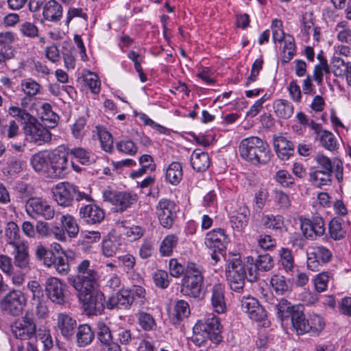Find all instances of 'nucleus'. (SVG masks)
Masks as SVG:
<instances>
[{"mask_svg":"<svg viewBox=\"0 0 351 351\" xmlns=\"http://www.w3.org/2000/svg\"><path fill=\"white\" fill-rule=\"evenodd\" d=\"M98 278L97 272L90 267L88 260L82 261L76 267V274L69 278V283L77 291L93 288Z\"/></svg>","mask_w":351,"mask_h":351,"instance_id":"obj_3","label":"nucleus"},{"mask_svg":"<svg viewBox=\"0 0 351 351\" xmlns=\"http://www.w3.org/2000/svg\"><path fill=\"white\" fill-rule=\"evenodd\" d=\"M13 248L12 254L14 256V265L21 269L27 268L29 264V256L27 243L16 245Z\"/></svg>","mask_w":351,"mask_h":351,"instance_id":"obj_34","label":"nucleus"},{"mask_svg":"<svg viewBox=\"0 0 351 351\" xmlns=\"http://www.w3.org/2000/svg\"><path fill=\"white\" fill-rule=\"evenodd\" d=\"M210 293V304L213 311L219 314L227 311L225 298V286L222 283L215 282L209 290Z\"/></svg>","mask_w":351,"mask_h":351,"instance_id":"obj_21","label":"nucleus"},{"mask_svg":"<svg viewBox=\"0 0 351 351\" xmlns=\"http://www.w3.org/2000/svg\"><path fill=\"white\" fill-rule=\"evenodd\" d=\"M197 331L204 332L206 337H210V339L218 343L221 341L222 326L218 317L213 314L208 315L202 320L198 321L195 324Z\"/></svg>","mask_w":351,"mask_h":351,"instance_id":"obj_13","label":"nucleus"},{"mask_svg":"<svg viewBox=\"0 0 351 351\" xmlns=\"http://www.w3.org/2000/svg\"><path fill=\"white\" fill-rule=\"evenodd\" d=\"M330 274L328 271L319 273L315 276L314 286L317 292L321 293L326 290Z\"/></svg>","mask_w":351,"mask_h":351,"instance_id":"obj_61","label":"nucleus"},{"mask_svg":"<svg viewBox=\"0 0 351 351\" xmlns=\"http://www.w3.org/2000/svg\"><path fill=\"white\" fill-rule=\"evenodd\" d=\"M50 154L51 152H39L32 156L31 165L34 169L41 173L47 174L49 177L50 172Z\"/></svg>","mask_w":351,"mask_h":351,"instance_id":"obj_30","label":"nucleus"},{"mask_svg":"<svg viewBox=\"0 0 351 351\" xmlns=\"http://www.w3.org/2000/svg\"><path fill=\"white\" fill-rule=\"evenodd\" d=\"M53 199L62 207L71 206L77 192V186L68 182H62L51 189Z\"/></svg>","mask_w":351,"mask_h":351,"instance_id":"obj_16","label":"nucleus"},{"mask_svg":"<svg viewBox=\"0 0 351 351\" xmlns=\"http://www.w3.org/2000/svg\"><path fill=\"white\" fill-rule=\"evenodd\" d=\"M8 112L10 116L17 119L24 125L30 121H34V117L31 115L25 110L18 106H10Z\"/></svg>","mask_w":351,"mask_h":351,"instance_id":"obj_49","label":"nucleus"},{"mask_svg":"<svg viewBox=\"0 0 351 351\" xmlns=\"http://www.w3.org/2000/svg\"><path fill=\"white\" fill-rule=\"evenodd\" d=\"M80 217L88 224H97L104 220L105 212L95 204H88L80 208Z\"/></svg>","mask_w":351,"mask_h":351,"instance_id":"obj_23","label":"nucleus"},{"mask_svg":"<svg viewBox=\"0 0 351 351\" xmlns=\"http://www.w3.org/2000/svg\"><path fill=\"white\" fill-rule=\"evenodd\" d=\"M21 87L22 92L25 94V97L21 100V104L23 107L27 106L41 90L40 84L31 78L22 80Z\"/></svg>","mask_w":351,"mask_h":351,"instance_id":"obj_25","label":"nucleus"},{"mask_svg":"<svg viewBox=\"0 0 351 351\" xmlns=\"http://www.w3.org/2000/svg\"><path fill=\"white\" fill-rule=\"evenodd\" d=\"M337 38L339 41L351 45V29L348 27L346 21L339 22L335 28Z\"/></svg>","mask_w":351,"mask_h":351,"instance_id":"obj_47","label":"nucleus"},{"mask_svg":"<svg viewBox=\"0 0 351 351\" xmlns=\"http://www.w3.org/2000/svg\"><path fill=\"white\" fill-rule=\"evenodd\" d=\"M273 144L278 157L281 160H287L293 156L294 145L283 136L274 137Z\"/></svg>","mask_w":351,"mask_h":351,"instance_id":"obj_26","label":"nucleus"},{"mask_svg":"<svg viewBox=\"0 0 351 351\" xmlns=\"http://www.w3.org/2000/svg\"><path fill=\"white\" fill-rule=\"evenodd\" d=\"M67 154L60 151L51 152L49 177H60L68 169Z\"/></svg>","mask_w":351,"mask_h":351,"instance_id":"obj_22","label":"nucleus"},{"mask_svg":"<svg viewBox=\"0 0 351 351\" xmlns=\"http://www.w3.org/2000/svg\"><path fill=\"white\" fill-rule=\"evenodd\" d=\"M78 292V298L82 303L84 311L88 315H100L105 308V296L99 291H95L94 287L88 290L83 289Z\"/></svg>","mask_w":351,"mask_h":351,"instance_id":"obj_5","label":"nucleus"},{"mask_svg":"<svg viewBox=\"0 0 351 351\" xmlns=\"http://www.w3.org/2000/svg\"><path fill=\"white\" fill-rule=\"evenodd\" d=\"M66 285L58 278L50 277L45 282V294L52 302L62 305L66 302Z\"/></svg>","mask_w":351,"mask_h":351,"instance_id":"obj_18","label":"nucleus"},{"mask_svg":"<svg viewBox=\"0 0 351 351\" xmlns=\"http://www.w3.org/2000/svg\"><path fill=\"white\" fill-rule=\"evenodd\" d=\"M250 210L245 204H241L230 215V223L234 229L241 232L247 226Z\"/></svg>","mask_w":351,"mask_h":351,"instance_id":"obj_24","label":"nucleus"},{"mask_svg":"<svg viewBox=\"0 0 351 351\" xmlns=\"http://www.w3.org/2000/svg\"><path fill=\"white\" fill-rule=\"evenodd\" d=\"M77 323L69 314L60 313L57 316V327L62 335L66 339H69L74 334Z\"/></svg>","mask_w":351,"mask_h":351,"instance_id":"obj_28","label":"nucleus"},{"mask_svg":"<svg viewBox=\"0 0 351 351\" xmlns=\"http://www.w3.org/2000/svg\"><path fill=\"white\" fill-rule=\"evenodd\" d=\"M60 220L63 229L67 232L69 237H76L79 233V226L75 219L71 215H63Z\"/></svg>","mask_w":351,"mask_h":351,"instance_id":"obj_43","label":"nucleus"},{"mask_svg":"<svg viewBox=\"0 0 351 351\" xmlns=\"http://www.w3.org/2000/svg\"><path fill=\"white\" fill-rule=\"evenodd\" d=\"M240 156L254 164H267L271 159L269 145L257 136H250L241 141L239 145Z\"/></svg>","mask_w":351,"mask_h":351,"instance_id":"obj_1","label":"nucleus"},{"mask_svg":"<svg viewBox=\"0 0 351 351\" xmlns=\"http://www.w3.org/2000/svg\"><path fill=\"white\" fill-rule=\"evenodd\" d=\"M104 200L114 206L117 211L123 212L134 205L138 199L137 195L128 191H104Z\"/></svg>","mask_w":351,"mask_h":351,"instance_id":"obj_9","label":"nucleus"},{"mask_svg":"<svg viewBox=\"0 0 351 351\" xmlns=\"http://www.w3.org/2000/svg\"><path fill=\"white\" fill-rule=\"evenodd\" d=\"M300 228L304 237L310 240H315L325 233V224L324 219L319 216L313 217L311 219L304 218L300 220Z\"/></svg>","mask_w":351,"mask_h":351,"instance_id":"obj_17","label":"nucleus"},{"mask_svg":"<svg viewBox=\"0 0 351 351\" xmlns=\"http://www.w3.org/2000/svg\"><path fill=\"white\" fill-rule=\"evenodd\" d=\"M274 200L280 209L287 210L291 206V200L289 195L281 190L274 191Z\"/></svg>","mask_w":351,"mask_h":351,"instance_id":"obj_58","label":"nucleus"},{"mask_svg":"<svg viewBox=\"0 0 351 351\" xmlns=\"http://www.w3.org/2000/svg\"><path fill=\"white\" fill-rule=\"evenodd\" d=\"M278 254L279 264L283 269L287 272L292 271L295 265L292 251L287 247H281Z\"/></svg>","mask_w":351,"mask_h":351,"instance_id":"obj_40","label":"nucleus"},{"mask_svg":"<svg viewBox=\"0 0 351 351\" xmlns=\"http://www.w3.org/2000/svg\"><path fill=\"white\" fill-rule=\"evenodd\" d=\"M312 321H317L318 326L317 327L316 326L311 325L308 321L305 319L303 313V308L296 310L295 314L292 315V319H291L292 326L297 332L298 335H302L305 332L315 331L323 328L324 324L320 317H315L312 319Z\"/></svg>","mask_w":351,"mask_h":351,"instance_id":"obj_19","label":"nucleus"},{"mask_svg":"<svg viewBox=\"0 0 351 351\" xmlns=\"http://www.w3.org/2000/svg\"><path fill=\"white\" fill-rule=\"evenodd\" d=\"M170 275L174 278L184 276L186 272V266L182 265L176 258H171L169 263Z\"/></svg>","mask_w":351,"mask_h":351,"instance_id":"obj_60","label":"nucleus"},{"mask_svg":"<svg viewBox=\"0 0 351 351\" xmlns=\"http://www.w3.org/2000/svg\"><path fill=\"white\" fill-rule=\"evenodd\" d=\"M190 313L189 304L186 301L179 300L176 302L173 307V315L178 321L187 318Z\"/></svg>","mask_w":351,"mask_h":351,"instance_id":"obj_50","label":"nucleus"},{"mask_svg":"<svg viewBox=\"0 0 351 351\" xmlns=\"http://www.w3.org/2000/svg\"><path fill=\"white\" fill-rule=\"evenodd\" d=\"M273 108L276 115L284 119L290 118L294 112L293 105L289 101L283 99L276 100Z\"/></svg>","mask_w":351,"mask_h":351,"instance_id":"obj_35","label":"nucleus"},{"mask_svg":"<svg viewBox=\"0 0 351 351\" xmlns=\"http://www.w3.org/2000/svg\"><path fill=\"white\" fill-rule=\"evenodd\" d=\"M27 213L32 217H40L45 220H51L53 218L55 210L49 202L43 197H29L25 205Z\"/></svg>","mask_w":351,"mask_h":351,"instance_id":"obj_10","label":"nucleus"},{"mask_svg":"<svg viewBox=\"0 0 351 351\" xmlns=\"http://www.w3.org/2000/svg\"><path fill=\"white\" fill-rule=\"evenodd\" d=\"M87 120L84 117H80L75 120V123L71 125V133L75 138H82L86 131Z\"/></svg>","mask_w":351,"mask_h":351,"instance_id":"obj_56","label":"nucleus"},{"mask_svg":"<svg viewBox=\"0 0 351 351\" xmlns=\"http://www.w3.org/2000/svg\"><path fill=\"white\" fill-rule=\"evenodd\" d=\"M65 257L62 256H55L53 261V265L58 274L66 275L69 271V259L72 258L73 253L69 252L64 254Z\"/></svg>","mask_w":351,"mask_h":351,"instance_id":"obj_45","label":"nucleus"},{"mask_svg":"<svg viewBox=\"0 0 351 351\" xmlns=\"http://www.w3.org/2000/svg\"><path fill=\"white\" fill-rule=\"evenodd\" d=\"M156 210L160 224L165 228L169 229L171 228L178 210L176 204L173 200L163 198L159 200Z\"/></svg>","mask_w":351,"mask_h":351,"instance_id":"obj_11","label":"nucleus"},{"mask_svg":"<svg viewBox=\"0 0 351 351\" xmlns=\"http://www.w3.org/2000/svg\"><path fill=\"white\" fill-rule=\"evenodd\" d=\"M182 167L178 162H171L166 171V180L173 185H177L182 178Z\"/></svg>","mask_w":351,"mask_h":351,"instance_id":"obj_39","label":"nucleus"},{"mask_svg":"<svg viewBox=\"0 0 351 351\" xmlns=\"http://www.w3.org/2000/svg\"><path fill=\"white\" fill-rule=\"evenodd\" d=\"M119 298V308L128 309L133 303L132 298L130 295V292L127 289H121L117 293Z\"/></svg>","mask_w":351,"mask_h":351,"instance_id":"obj_64","label":"nucleus"},{"mask_svg":"<svg viewBox=\"0 0 351 351\" xmlns=\"http://www.w3.org/2000/svg\"><path fill=\"white\" fill-rule=\"evenodd\" d=\"M12 331L17 339L33 341L37 332L33 315L27 313L21 319L16 320L12 326Z\"/></svg>","mask_w":351,"mask_h":351,"instance_id":"obj_8","label":"nucleus"},{"mask_svg":"<svg viewBox=\"0 0 351 351\" xmlns=\"http://www.w3.org/2000/svg\"><path fill=\"white\" fill-rule=\"evenodd\" d=\"M27 304L25 294L19 290H12L0 301L2 311L12 316H19L23 311Z\"/></svg>","mask_w":351,"mask_h":351,"instance_id":"obj_7","label":"nucleus"},{"mask_svg":"<svg viewBox=\"0 0 351 351\" xmlns=\"http://www.w3.org/2000/svg\"><path fill=\"white\" fill-rule=\"evenodd\" d=\"M229 242L230 239L226 230L221 228L210 230L206 234L204 238L206 247L211 252H218L221 256L226 253Z\"/></svg>","mask_w":351,"mask_h":351,"instance_id":"obj_14","label":"nucleus"},{"mask_svg":"<svg viewBox=\"0 0 351 351\" xmlns=\"http://www.w3.org/2000/svg\"><path fill=\"white\" fill-rule=\"evenodd\" d=\"M274 179L284 188H292L295 184L294 178L285 169L277 171Z\"/></svg>","mask_w":351,"mask_h":351,"instance_id":"obj_48","label":"nucleus"},{"mask_svg":"<svg viewBox=\"0 0 351 351\" xmlns=\"http://www.w3.org/2000/svg\"><path fill=\"white\" fill-rule=\"evenodd\" d=\"M63 14L62 6L56 0H49L43 5V19L49 22L57 23Z\"/></svg>","mask_w":351,"mask_h":351,"instance_id":"obj_27","label":"nucleus"},{"mask_svg":"<svg viewBox=\"0 0 351 351\" xmlns=\"http://www.w3.org/2000/svg\"><path fill=\"white\" fill-rule=\"evenodd\" d=\"M155 285L160 289H166L169 285L168 274L164 270H158L153 274Z\"/></svg>","mask_w":351,"mask_h":351,"instance_id":"obj_62","label":"nucleus"},{"mask_svg":"<svg viewBox=\"0 0 351 351\" xmlns=\"http://www.w3.org/2000/svg\"><path fill=\"white\" fill-rule=\"evenodd\" d=\"M226 276L230 288L240 293L244 287L245 278V268L240 256L234 255L231 259H228Z\"/></svg>","mask_w":351,"mask_h":351,"instance_id":"obj_4","label":"nucleus"},{"mask_svg":"<svg viewBox=\"0 0 351 351\" xmlns=\"http://www.w3.org/2000/svg\"><path fill=\"white\" fill-rule=\"evenodd\" d=\"M332 258V253L328 248L323 245H315L307 252V268L313 271H318Z\"/></svg>","mask_w":351,"mask_h":351,"instance_id":"obj_12","label":"nucleus"},{"mask_svg":"<svg viewBox=\"0 0 351 351\" xmlns=\"http://www.w3.org/2000/svg\"><path fill=\"white\" fill-rule=\"evenodd\" d=\"M203 267L195 263L189 262L186 272L184 275L180 286L182 295L193 298H197L202 293L204 283Z\"/></svg>","mask_w":351,"mask_h":351,"instance_id":"obj_2","label":"nucleus"},{"mask_svg":"<svg viewBox=\"0 0 351 351\" xmlns=\"http://www.w3.org/2000/svg\"><path fill=\"white\" fill-rule=\"evenodd\" d=\"M178 241V237L176 234H171L167 235L160 245V254L163 256H170L173 254V250L176 247Z\"/></svg>","mask_w":351,"mask_h":351,"instance_id":"obj_42","label":"nucleus"},{"mask_svg":"<svg viewBox=\"0 0 351 351\" xmlns=\"http://www.w3.org/2000/svg\"><path fill=\"white\" fill-rule=\"evenodd\" d=\"M191 166L197 172L205 171L210 166V158L208 153L199 149L193 151L191 156Z\"/></svg>","mask_w":351,"mask_h":351,"instance_id":"obj_33","label":"nucleus"},{"mask_svg":"<svg viewBox=\"0 0 351 351\" xmlns=\"http://www.w3.org/2000/svg\"><path fill=\"white\" fill-rule=\"evenodd\" d=\"M262 223L266 228L280 230L284 227V218L281 215H265L262 217Z\"/></svg>","mask_w":351,"mask_h":351,"instance_id":"obj_46","label":"nucleus"},{"mask_svg":"<svg viewBox=\"0 0 351 351\" xmlns=\"http://www.w3.org/2000/svg\"><path fill=\"white\" fill-rule=\"evenodd\" d=\"M316 140L327 150L335 151L338 149L339 144L336 137L328 130L322 132V135L318 136V138Z\"/></svg>","mask_w":351,"mask_h":351,"instance_id":"obj_44","label":"nucleus"},{"mask_svg":"<svg viewBox=\"0 0 351 351\" xmlns=\"http://www.w3.org/2000/svg\"><path fill=\"white\" fill-rule=\"evenodd\" d=\"M95 339V332L88 324L80 325L76 333L77 344L80 347H85L91 343Z\"/></svg>","mask_w":351,"mask_h":351,"instance_id":"obj_36","label":"nucleus"},{"mask_svg":"<svg viewBox=\"0 0 351 351\" xmlns=\"http://www.w3.org/2000/svg\"><path fill=\"white\" fill-rule=\"evenodd\" d=\"M4 238L6 243L12 247L26 243L21 239L19 226L14 221H9L6 224Z\"/></svg>","mask_w":351,"mask_h":351,"instance_id":"obj_32","label":"nucleus"},{"mask_svg":"<svg viewBox=\"0 0 351 351\" xmlns=\"http://www.w3.org/2000/svg\"><path fill=\"white\" fill-rule=\"evenodd\" d=\"M138 322L140 326L145 331H150L156 326V323L152 315L144 311H139L137 314Z\"/></svg>","mask_w":351,"mask_h":351,"instance_id":"obj_52","label":"nucleus"},{"mask_svg":"<svg viewBox=\"0 0 351 351\" xmlns=\"http://www.w3.org/2000/svg\"><path fill=\"white\" fill-rule=\"evenodd\" d=\"M125 247L123 240L117 237L110 236L103 241L102 252L106 257H112L122 252Z\"/></svg>","mask_w":351,"mask_h":351,"instance_id":"obj_31","label":"nucleus"},{"mask_svg":"<svg viewBox=\"0 0 351 351\" xmlns=\"http://www.w3.org/2000/svg\"><path fill=\"white\" fill-rule=\"evenodd\" d=\"M117 149L130 156L135 155L138 152V147L135 143L129 139H123L117 144Z\"/></svg>","mask_w":351,"mask_h":351,"instance_id":"obj_59","label":"nucleus"},{"mask_svg":"<svg viewBox=\"0 0 351 351\" xmlns=\"http://www.w3.org/2000/svg\"><path fill=\"white\" fill-rule=\"evenodd\" d=\"M25 138L30 143L42 145L51 139L50 132L40 124L36 118L23 127Z\"/></svg>","mask_w":351,"mask_h":351,"instance_id":"obj_15","label":"nucleus"},{"mask_svg":"<svg viewBox=\"0 0 351 351\" xmlns=\"http://www.w3.org/2000/svg\"><path fill=\"white\" fill-rule=\"evenodd\" d=\"M255 264L261 271H268L274 267V262L271 255L265 254L257 256Z\"/></svg>","mask_w":351,"mask_h":351,"instance_id":"obj_55","label":"nucleus"},{"mask_svg":"<svg viewBox=\"0 0 351 351\" xmlns=\"http://www.w3.org/2000/svg\"><path fill=\"white\" fill-rule=\"evenodd\" d=\"M314 159L320 167L319 170L326 172H334L337 181L339 183L343 181V167L341 160L335 158L332 161L328 157L321 153H318Z\"/></svg>","mask_w":351,"mask_h":351,"instance_id":"obj_20","label":"nucleus"},{"mask_svg":"<svg viewBox=\"0 0 351 351\" xmlns=\"http://www.w3.org/2000/svg\"><path fill=\"white\" fill-rule=\"evenodd\" d=\"M332 172H326L321 170H315L309 174V181L318 188L330 185L332 182Z\"/></svg>","mask_w":351,"mask_h":351,"instance_id":"obj_38","label":"nucleus"},{"mask_svg":"<svg viewBox=\"0 0 351 351\" xmlns=\"http://www.w3.org/2000/svg\"><path fill=\"white\" fill-rule=\"evenodd\" d=\"M241 310L246 313L250 319L260 324L263 327H268L269 321L265 309L254 297L243 295L240 300Z\"/></svg>","mask_w":351,"mask_h":351,"instance_id":"obj_6","label":"nucleus"},{"mask_svg":"<svg viewBox=\"0 0 351 351\" xmlns=\"http://www.w3.org/2000/svg\"><path fill=\"white\" fill-rule=\"evenodd\" d=\"M67 154L72 155L80 163L84 165H89L93 160L90 153L82 147L69 149Z\"/></svg>","mask_w":351,"mask_h":351,"instance_id":"obj_51","label":"nucleus"},{"mask_svg":"<svg viewBox=\"0 0 351 351\" xmlns=\"http://www.w3.org/2000/svg\"><path fill=\"white\" fill-rule=\"evenodd\" d=\"M97 338L104 344H109L112 341V335L109 327L103 322L97 323Z\"/></svg>","mask_w":351,"mask_h":351,"instance_id":"obj_54","label":"nucleus"},{"mask_svg":"<svg viewBox=\"0 0 351 351\" xmlns=\"http://www.w3.org/2000/svg\"><path fill=\"white\" fill-rule=\"evenodd\" d=\"M342 219L335 217L332 218L328 224V231L330 237L335 241L343 239L346 234V230L343 226Z\"/></svg>","mask_w":351,"mask_h":351,"instance_id":"obj_37","label":"nucleus"},{"mask_svg":"<svg viewBox=\"0 0 351 351\" xmlns=\"http://www.w3.org/2000/svg\"><path fill=\"white\" fill-rule=\"evenodd\" d=\"M270 283L275 292L278 295H285L291 291L286 278L282 275H273L271 277Z\"/></svg>","mask_w":351,"mask_h":351,"instance_id":"obj_41","label":"nucleus"},{"mask_svg":"<svg viewBox=\"0 0 351 351\" xmlns=\"http://www.w3.org/2000/svg\"><path fill=\"white\" fill-rule=\"evenodd\" d=\"M330 69L327 60L323 59L319 64H316L313 70V77L317 84H320L323 81L324 74L329 73Z\"/></svg>","mask_w":351,"mask_h":351,"instance_id":"obj_57","label":"nucleus"},{"mask_svg":"<svg viewBox=\"0 0 351 351\" xmlns=\"http://www.w3.org/2000/svg\"><path fill=\"white\" fill-rule=\"evenodd\" d=\"M274 311L276 315L281 321L289 320L292 319V315L295 314L296 310L303 308L302 306L292 305L291 302L285 299H281L276 304H274Z\"/></svg>","mask_w":351,"mask_h":351,"instance_id":"obj_29","label":"nucleus"},{"mask_svg":"<svg viewBox=\"0 0 351 351\" xmlns=\"http://www.w3.org/2000/svg\"><path fill=\"white\" fill-rule=\"evenodd\" d=\"M37 338L41 341L45 350H49L53 347V343L52 337L50 330L47 328H39L38 330H37L36 336L34 337L33 341H36Z\"/></svg>","mask_w":351,"mask_h":351,"instance_id":"obj_53","label":"nucleus"},{"mask_svg":"<svg viewBox=\"0 0 351 351\" xmlns=\"http://www.w3.org/2000/svg\"><path fill=\"white\" fill-rule=\"evenodd\" d=\"M84 81L92 93L97 94L100 91V81L96 74L88 72L84 76Z\"/></svg>","mask_w":351,"mask_h":351,"instance_id":"obj_63","label":"nucleus"}]
</instances>
